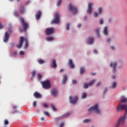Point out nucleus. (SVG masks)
I'll use <instances>...</instances> for the list:
<instances>
[{
	"label": "nucleus",
	"mask_w": 127,
	"mask_h": 127,
	"mask_svg": "<svg viewBox=\"0 0 127 127\" xmlns=\"http://www.w3.org/2000/svg\"><path fill=\"white\" fill-rule=\"evenodd\" d=\"M121 110V111H123V110H125L126 111V114L125 116L123 117H121L118 121H117V124L115 125V127H119L120 126H123L124 124H125V121L126 120H127V104H124V105H120L117 108V111L119 112Z\"/></svg>",
	"instance_id": "f257e3e1"
},
{
	"label": "nucleus",
	"mask_w": 127,
	"mask_h": 127,
	"mask_svg": "<svg viewBox=\"0 0 127 127\" xmlns=\"http://www.w3.org/2000/svg\"><path fill=\"white\" fill-rule=\"evenodd\" d=\"M68 9L69 11H71L72 14H76L78 12V9L75 5H72V3H70L68 6Z\"/></svg>",
	"instance_id": "f03ea898"
},
{
	"label": "nucleus",
	"mask_w": 127,
	"mask_h": 127,
	"mask_svg": "<svg viewBox=\"0 0 127 127\" xmlns=\"http://www.w3.org/2000/svg\"><path fill=\"white\" fill-rule=\"evenodd\" d=\"M91 111H94L95 113H97L98 115L101 114V112L99 110V104H95L94 106H92L88 110V112H91Z\"/></svg>",
	"instance_id": "7ed1b4c3"
},
{
	"label": "nucleus",
	"mask_w": 127,
	"mask_h": 127,
	"mask_svg": "<svg viewBox=\"0 0 127 127\" xmlns=\"http://www.w3.org/2000/svg\"><path fill=\"white\" fill-rule=\"evenodd\" d=\"M42 86L44 89H49L51 87V84H50V81L46 80L44 81L42 83Z\"/></svg>",
	"instance_id": "20e7f679"
},
{
	"label": "nucleus",
	"mask_w": 127,
	"mask_h": 127,
	"mask_svg": "<svg viewBox=\"0 0 127 127\" xmlns=\"http://www.w3.org/2000/svg\"><path fill=\"white\" fill-rule=\"evenodd\" d=\"M60 21V16L59 13H56L55 16V19L51 22L52 23H59Z\"/></svg>",
	"instance_id": "39448f33"
},
{
	"label": "nucleus",
	"mask_w": 127,
	"mask_h": 127,
	"mask_svg": "<svg viewBox=\"0 0 127 127\" xmlns=\"http://www.w3.org/2000/svg\"><path fill=\"white\" fill-rule=\"evenodd\" d=\"M110 66L111 68H112V72L115 73L117 72V62H111L110 64Z\"/></svg>",
	"instance_id": "423d86ee"
},
{
	"label": "nucleus",
	"mask_w": 127,
	"mask_h": 127,
	"mask_svg": "<svg viewBox=\"0 0 127 127\" xmlns=\"http://www.w3.org/2000/svg\"><path fill=\"white\" fill-rule=\"evenodd\" d=\"M21 22L22 23V25L23 26V28L24 31H26L27 29L28 28V23L25 22L24 21V19L23 18H21Z\"/></svg>",
	"instance_id": "0eeeda50"
},
{
	"label": "nucleus",
	"mask_w": 127,
	"mask_h": 127,
	"mask_svg": "<svg viewBox=\"0 0 127 127\" xmlns=\"http://www.w3.org/2000/svg\"><path fill=\"white\" fill-rule=\"evenodd\" d=\"M54 28H47L46 29V35H50L54 33Z\"/></svg>",
	"instance_id": "6e6552de"
},
{
	"label": "nucleus",
	"mask_w": 127,
	"mask_h": 127,
	"mask_svg": "<svg viewBox=\"0 0 127 127\" xmlns=\"http://www.w3.org/2000/svg\"><path fill=\"white\" fill-rule=\"evenodd\" d=\"M24 41V38L23 37H21L19 40V43L18 45H16V47L19 49V48H21L22 47V45L23 44V42Z\"/></svg>",
	"instance_id": "1a4fd4ad"
},
{
	"label": "nucleus",
	"mask_w": 127,
	"mask_h": 127,
	"mask_svg": "<svg viewBox=\"0 0 127 127\" xmlns=\"http://www.w3.org/2000/svg\"><path fill=\"white\" fill-rule=\"evenodd\" d=\"M69 100L70 104L74 105L77 103V101H78V97L75 96L72 99V97L69 96Z\"/></svg>",
	"instance_id": "9d476101"
},
{
	"label": "nucleus",
	"mask_w": 127,
	"mask_h": 127,
	"mask_svg": "<svg viewBox=\"0 0 127 127\" xmlns=\"http://www.w3.org/2000/svg\"><path fill=\"white\" fill-rule=\"evenodd\" d=\"M51 94L53 97H57L58 96V91H57V89L54 88L51 90Z\"/></svg>",
	"instance_id": "9b49d317"
},
{
	"label": "nucleus",
	"mask_w": 127,
	"mask_h": 127,
	"mask_svg": "<svg viewBox=\"0 0 127 127\" xmlns=\"http://www.w3.org/2000/svg\"><path fill=\"white\" fill-rule=\"evenodd\" d=\"M93 6V3H89L88 5V8L87 10V13L91 14L92 13V6Z\"/></svg>",
	"instance_id": "f8f14e48"
},
{
	"label": "nucleus",
	"mask_w": 127,
	"mask_h": 127,
	"mask_svg": "<svg viewBox=\"0 0 127 127\" xmlns=\"http://www.w3.org/2000/svg\"><path fill=\"white\" fill-rule=\"evenodd\" d=\"M4 39H3V42L6 43L7 41H8V39L9 38V34L7 33V31H6L4 34Z\"/></svg>",
	"instance_id": "ddd939ff"
},
{
	"label": "nucleus",
	"mask_w": 127,
	"mask_h": 127,
	"mask_svg": "<svg viewBox=\"0 0 127 127\" xmlns=\"http://www.w3.org/2000/svg\"><path fill=\"white\" fill-rule=\"evenodd\" d=\"M33 96L36 99H39L42 97L41 94L37 92H35L33 94Z\"/></svg>",
	"instance_id": "4468645a"
},
{
	"label": "nucleus",
	"mask_w": 127,
	"mask_h": 127,
	"mask_svg": "<svg viewBox=\"0 0 127 127\" xmlns=\"http://www.w3.org/2000/svg\"><path fill=\"white\" fill-rule=\"evenodd\" d=\"M19 11L21 14H22L24 13L25 11H24V6L23 5H21L19 8Z\"/></svg>",
	"instance_id": "2eb2a0df"
},
{
	"label": "nucleus",
	"mask_w": 127,
	"mask_h": 127,
	"mask_svg": "<svg viewBox=\"0 0 127 127\" xmlns=\"http://www.w3.org/2000/svg\"><path fill=\"white\" fill-rule=\"evenodd\" d=\"M36 19L37 20H38L39 18H40V17L41 16V11H38L35 14Z\"/></svg>",
	"instance_id": "dca6fc26"
},
{
	"label": "nucleus",
	"mask_w": 127,
	"mask_h": 127,
	"mask_svg": "<svg viewBox=\"0 0 127 127\" xmlns=\"http://www.w3.org/2000/svg\"><path fill=\"white\" fill-rule=\"evenodd\" d=\"M68 65L72 69H73V68H75V65H74V64H73L72 60H69Z\"/></svg>",
	"instance_id": "f3484780"
},
{
	"label": "nucleus",
	"mask_w": 127,
	"mask_h": 127,
	"mask_svg": "<svg viewBox=\"0 0 127 127\" xmlns=\"http://www.w3.org/2000/svg\"><path fill=\"white\" fill-rule=\"evenodd\" d=\"M94 42V38L92 37H89L88 38V43L89 44H92Z\"/></svg>",
	"instance_id": "a211bd4d"
},
{
	"label": "nucleus",
	"mask_w": 127,
	"mask_h": 127,
	"mask_svg": "<svg viewBox=\"0 0 127 127\" xmlns=\"http://www.w3.org/2000/svg\"><path fill=\"white\" fill-rule=\"evenodd\" d=\"M52 64V68H56V67H57V64H56V61H55V60H53Z\"/></svg>",
	"instance_id": "6ab92c4d"
},
{
	"label": "nucleus",
	"mask_w": 127,
	"mask_h": 127,
	"mask_svg": "<svg viewBox=\"0 0 127 127\" xmlns=\"http://www.w3.org/2000/svg\"><path fill=\"white\" fill-rule=\"evenodd\" d=\"M121 103H127V98L123 96L121 98Z\"/></svg>",
	"instance_id": "aec40b11"
},
{
	"label": "nucleus",
	"mask_w": 127,
	"mask_h": 127,
	"mask_svg": "<svg viewBox=\"0 0 127 127\" xmlns=\"http://www.w3.org/2000/svg\"><path fill=\"white\" fill-rule=\"evenodd\" d=\"M66 81H67V76L66 75V74H65L63 76V79L62 81L63 84H65Z\"/></svg>",
	"instance_id": "412c9836"
},
{
	"label": "nucleus",
	"mask_w": 127,
	"mask_h": 127,
	"mask_svg": "<svg viewBox=\"0 0 127 127\" xmlns=\"http://www.w3.org/2000/svg\"><path fill=\"white\" fill-rule=\"evenodd\" d=\"M103 33L105 35H108V27H104Z\"/></svg>",
	"instance_id": "4be33fe9"
},
{
	"label": "nucleus",
	"mask_w": 127,
	"mask_h": 127,
	"mask_svg": "<svg viewBox=\"0 0 127 127\" xmlns=\"http://www.w3.org/2000/svg\"><path fill=\"white\" fill-rule=\"evenodd\" d=\"M96 82V79H93L88 83V86H92Z\"/></svg>",
	"instance_id": "5701e85b"
},
{
	"label": "nucleus",
	"mask_w": 127,
	"mask_h": 127,
	"mask_svg": "<svg viewBox=\"0 0 127 127\" xmlns=\"http://www.w3.org/2000/svg\"><path fill=\"white\" fill-rule=\"evenodd\" d=\"M46 39L47 41H53L54 40L53 37H47V38H46Z\"/></svg>",
	"instance_id": "b1692460"
},
{
	"label": "nucleus",
	"mask_w": 127,
	"mask_h": 127,
	"mask_svg": "<svg viewBox=\"0 0 127 127\" xmlns=\"http://www.w3.org/2000/svg\"><path fill=\"white\" fill-rule=\"evenodd\" d=\"M85 72V68L84 67H80V74H83Z\"/></svg>",
	"instance_id": "393cba45"
},
{
	"label": "nucleus",
	"mask_w": 127,
	"mask_h": 127,
	"mask_svg": "<svg viewBox=\"0 0 127 127\" xmlns=\"http://www.w3.org/2000/svg\"><path fill=\"white\" fill-rule=\"evenodd\" d=\"M117 87V83L116 82H114L112 83V89H115Z\"/></svg>",
	"instance_id": "a878e982"
},
{
	"label": "nucleus",
	"mask_w": 127,
	"mask_h": 127,
	"mask_svg": "<svg viewBox=\"0 0 127 127\" xmlns=\"http://www.w3.org/2000/svg\"><path fill=\"white\" fill-rule=\"evenodd\" d=\"M9 124V123L8 122V121H7V120L5 119L4 120V126H7V125H8Z\"/></svg>",
	"instance_id": "bb28decb"
},
{
	"label": "nucleus",
	"mask_w": 127,
	"mask_h": 127,
	"mask_svg": "<svg viewBox=\"0 0 127 127\" xmlns=\"http://www.w3.org/2000/svg\"><path fill=\"white\" fill-rule=\"evenodd\" d=\"M86 97H87V93H86L85 92L83 93L82 94V98L85 99V98H86Z\"/></svg>",
	"instance_id": "cd10ccee"
},
{
	"label": "nucleus",
	"mask_w": 127,
	"mask_h": 127,
	"mask_svg": "<svg viewBox=\"0 0 127 127\" xmlns=\"http://www.w3.org/2000/svg\"><path fill=\"white\" fill-rule=\"evenodd\" d=\"M88 86H89V83L88 84L84 83L83 85V88L84 89H88Z\"/></svg>",
	"instance_id": "c85d7f7f"
},
{
	"label": "nucleus",
	"mask_w": 127,
	"mask_h": 127,
	"mask_svg": "<svg viewBox=\"0 0 127 127\" xmlns=\"http://www.w3.org/2000/svg\"><path fill=\"white\" fill-rule=\"evenodd\" d=\"M103 9H102V7H100L98 8V14H101L102 13Z\"/></svg>",
	"instance_id": "c756f323"
},
{
	"label": "nucleus",
	"mask_w": 127,
	"mask_h": 127,
	"mask_svg": "<svg viewBox=\"0 0 127 127\" xmlns=\"http://www.w3.org/2000/svg\"><path fill=\"white\" fill-rule=\"evenodd\" d=\"M37 77H38V79L39 80V81H40V80H41V79L42 78V75H41V74H38L37 75Z\"/></svg>",
	"instance_id": "7c9ffc66"
},
{
	"label": "nucleus",
	"mask_w": 127,
	"mask_h": 127,
	"mask_svg": "<svg viewBox=\"0 0 127 127\" xmlns=\"http://www.w3.org/2000/svg\"><path fill=\"white\" fill-rule=\"evenodd\" d=\"M65 28H66V30H69V29L70 28V24H69V23H67L66 24V26L65 27Z\"/></svg>",
	"instance_id": "2f4dec72"
},
{
	"label": "nucleus",
	"mask_w": 127,
	"mask_h": 127,
	"mask_svg": "<svg viewBox=\"0 0 127 127\" xmlns=\"http://www.w3.org/2000/svg\"><path fill=\"white\" fill-rule=\"evenodd\" d=\"M28 47V41L27 39L25 41V48H27Z\"/></svg>",
	"instance_id": "473e14b6"
},
{
	"label": "nucleus",
	"mask_w": 127,
	"mask_h": 127,
	"mask_svg": "<svg viewBox=\"0 0 127 127\" xmlns=\"http://www.w3.org/2000/svg\"><path fill=\"white\" fill-rule=\"evenodd\" d=\"M51 108H52L53 111H56V108H55V106L53 105V104H51Z\"/></svg>",
	"instance_id": "72a5a7b5"
},
{
	"label": "nucleus",
	"mask_w": 127,
	"mask_h": 127,
	"mask_svg": "<svg viewBox=\"0 0 127 127\" xmlns=\"http://www.w3.org/2000/svg\"><path fill=\"white\" fill-rule=\"evenodd\" d=\"M38 63L39 64H43V63H44V61L42 59H40L39 60Z\"/></svg>",
	"instance_id": "f704fd0d"
},
{
	"label": "nucleus",
	"mask_w": 127,
	"mask_h": 127,
	"mask_svg": "<svg viewBox=\"0 0 127 127\" xmlns=\"http://www.w3.org/2000/svg\"><path fill=\"white\" fill-rule=\"evenodd\" d=\"M69 115H70V113H66V114L64 115L63 116V118H66V117H68V116H69Z\"/></svg>",
	"instance_id": "c9c22d12"
},
{
	"label": "nucleus",
	"mask_w": 127,
	"mask_h": 127,
	"mask_svg": "<svg viewBox=\"0 0 127 127\" xmlns=\"http://www.w3.org/2000/svg\"><path fill=\"white\" fill-rule=\"evenodd\" d=\"M89 122H90V120L89 119H85L83 120V123L84 124H86V123H89Z\"/></svg>",
	"instance_id": "e433bc0d"
},
{
	"label": "nucleus",
	"mask_w": 127,
	"mask_h": 127,
	"mask_svg": "<svg viewBox=\"0 0 127 127\" xmlns=\"http://www.w3.org/2000/svg\"><path fill=\"white\" fill-rule=\"evenodd\" d=\"M44 115H45V116H46L47 117H50V115L47 112H44Z\"/></svg>",
	"instance_id": "4c0bfd02"
},
{
	"label": "nucleus",
	"mask_w": 127,
	"mask_h": 127,
	"mask_svg": "<svg viewBox=\"0 0 127 127\" xmlns=\"http://www.w3.org/2000/svg\"><path fill=\"white\" fill-rule=\"evenodd\" d=\"M61 1H62V0H59L58 1V3L57 4V6H59L61 4Z\"/></svg>",
	"instance_id": "58836bf2"
},
{
	"label": "nucleus",
	"mask_w": 127,
	"mask_h": 127,
	"mask_svg": "<svg viewBox=\"0 0 127 127\" xmlns=\"http://www.w3.org/2000/svg\"><path fill=\"white\" fill-rule=\"evenodd\" d=\"M99 29L96 30V33L97 34V36L99 37L100 36V34H99Z\"/></svg>",
	"instance_id": "ea45409f"
},
{
	"label": "nucleus",
	"mask_w": 127,
	"mask_h": 127,
	"mask_svg": "<svg viewBox=\"0 0 127 127\" xmlns=\"http://www.w3.org/2000/svg\"><path fill=\"white\" fill-rule=\"evenodd\" d=\"M35 74H36V72H35V71L34 70L32 72V77H34V76H35Z\"/></svg>",
	"instance_id": "a19ab883"
},
{
	"label": "nucleus",
	"mask_w": 127,
	"mask_h": 127,
	"mask_svg": "<svg viewBox=\"0 0 127 127\" xmlns=\"http://www.w3.org/2000/svg\"><path fill=\"white\" fill-rule=\"evenodd\" d=\"M99 15V14L97 12H94V17H97Z\"/></svg>",
	"instance_id": "79ce46f5"
},
{
	"label": "nucleus",
	"mask_w": 127,
	"mask_h": 127,
	"mask_svg": "<svg viewBox=\"0 0 127 127\" xmlns=\"http://www.w3.org/2000/svg\"><path fill=\"white\" fill-rule=\"evenodd\" d=\"M43 108H47L48 107V105L47 104H46V103H44L43 105Z\"/></svg>",
	"instance_id": "37998d69"
},
{
	"label": "nucleus",
	"mask_w": 127,
	"mask_h": 127,
	"mask_svg": "<svg viewBox=\"0 0 127 127\" xmlns=\"http://www.w3.org/2000/svg\"><path fill=\"white\" fill-rule=\"evenodd\" d=\"M33 107H36V101H35L33 102Z\"/></svg>",
	"instance_id": "c03bdc74"
},
{
	"label": "nucleus",
	"mask_w": 127,
	"mask_h": 127,
	"mask_svg": "<svg viewBox=\"0 0 127 127\" xmlns=\"http://www.w3.org/2000/svg\"><path fill=\"white\" fill-rule=\"evenodd\" d=\"M20 55H24V52L20 51L19 52Z\"/></svg>",
	"instance_id": "a18cd8bd"
},
{
	"label": "nucleus",
	"mask_w": 127,
	"mask_h": 127,
	"mask_svg": "<svg viewBox=\"0 0 127 127\" xmlns=\"http://www.w3.org/2000/svg\"><path fill=\"white\" fill-rule=\"evenodd\" d=\"M64 126V122H63L62 123H61V124L60 125L59 127H63Z\"/></svg>",
	"instance_id": "49530a36"
},
{
	"label": "nucleus",
	"mask_w": 127,
	"mask_h": 127,
	"mask_svg": "<svg viewBox=\"0 0 127 127\" xmlns=\"http://www.w3.org/2000/svg\"><path fill=\"white\" fill-rule=\"evenodd\" d=\"M72 84H77V81L76 80H72Z\"/></svg>",
	"instance_id": "de8ad7c7"
},
{
	"label": "nucleus",
	"mask_w": 127,
	"mask_h": 127,
	"mask_svg": "<svg viewBox=\"0 0 127 127\" xmlns=\"http://www.w3.org/2000/svg\"><path fill=\"white\" fill-rule=\"evenodd\" d=\"M103 23H104V21L103 20V19H101L100 20V24H103Z\"/></svg>",
	"instance_id": "09e8293b"
},
{
	"label": "nucleus",
	"mask_w": 127,
	"mask_h": 127,
	"mask_svg": "<svg viewBox=\"0 0 127 127\" xmlns=\"http://www.w3.org/2000/svg\"><path fill=\"white\" fill-rule=\"evenodd\" d=\"M101 85V82H98L96 85V87H99V86H100Z\"/></svg>",
	"instance_id": "8fccbe9b"
},
{
	"label": "nucleus",
	"mask_w": 127,
	"mask_h": 127,
	"mask_svg": "<svg viewBox=\"0 0 127 127\" xmlns=\"http://www.w3.org/2000/svg\"><path fill=\"white\" fill-rule=\"evenodd\" d=\"M13 54L14 56H16V55H17V53H16V52H14L13 53Z\"/></svg>",
	"instance_id": "3c124183"
},
{
	"label": "nucleus",
	"mask_w": 127,
	"mask_h": 127,
	"mask_svg": "<svg viewBox=\"0 0 127 127\" xmlns=\"http://www.w3.org/2000/svg\"><path fill=\"white\" fill-rule=\"evenodd\" d=\"M14 15H15V16H17V13L16 12V11H15L14 12Z\"/></svg>",
	"instance_id": "603ef678"
},
{
	"label": "nucleus",
	"mask_w": 127,
	"mask_h": 127,
	"mask_svg": "<svg viewBox=\"0 0 127 127\" xmlns=\"http://www.w3.org/2000/svg\"><path fill=\"white\" fill-rule=\"evenodd\" d=\"M107 42H108V43L111 42V39L110 38H108L107 40Z\"/></svg>",
	"instance_id": "864d4df0"
},
{
	"label": "nucleus",
	"mask_w": 127,
	"mask_h": 127,
	"mask_svg": "<svg viewBox=\"0 0 127 127\" xmlns=\"http://www.w3.org/2000/svg\"><path fill=\"white\" fill-rule=\"evenodd\" d=\"M107 90H108V89L106 88L105 90L104 91V92H103L104 95H105L106 94V92H107Z\"/></svg>",
	"instance_id": "5fc2aeb1"
},
{
	"label": "nucleus",
	"mask_w": 127,
	"mask_h": 127,
	"mask_svg": "<svg viewBox=\"0 0 127 127\" xmlns=\"http://www.w3.org/2000/svg\"><path fill=\"white\" fill-rule=\"evenodd\" d=\"M8 32L11 33V28H9L8 29Z\"/></svg>",
	"instance_id": "6e6d98bb"
},
{
	"label": "nucleus",
	"mask_w": 127,
	"mask_h": 127,
	"mask_svg": "<svg viewBox=\"0 0 127 127\" xmlns=\"http://www.w3.org/2000/svg\"><path fill=\"white\" fill-rule=\"evenodd\" d=\"M3 27V26L1 24V23H0V29H1Z\"/></svg>",
	"instance_id": "4d7b16f0"
},
{
	"label": "nucleus",
	"mask_w": 127,
	"mask_h": 127,
	"mask_svg": "<svg viewBox=\"0 0 127 127\" xmlns=\"http://www.w3.org/2000/svg\"><path fill=\"white\" fill-rule=\"evenodd\" d=\"M93 53H96L97 54V53H98V52L97 51V50H95L93 51Z\"/></svg>",
	"instance_id": "13d9d810"
},
{
	"label": "nucleus",
	"mask_w": 127,
	"mask_h": 127,
	"mask_svg": "<svg viewBox=\"0 0 127 127\" xmlns=\"http://www.w3.org/2000/svg\"><path fill=\"white\" fill-rule=\"evenodd\" d=\"M112 78L113 79H115L116 78V75H112Z\"/></svg>",
	"instance_id": "bf43d9fd"
},
{
	"label": "nucleus",
	"mask_w": 127,
	"mask_h": 127,
	"mask_svg": "<svg viewBox=\"0 0 127 127\" xmlns=\"http://www.w3.org/2000/svg\"><path fill=\"white\" fill-rule=\"evenodd\" d=\"M16 108H17V106H14L13 107V110H14V109H16Z\"/></svg>",
	"instance_id": "052dcab7"
},
{
	"label": "nucleus",
	"mask_w": 127,
	"mask_h": 127,
	"mask_svg": "<svg viewBox=\"0 0 127 127\" xmlns=\"http://www.w3.org/2000/svg\"><path fill=\"white\" fill-rule=\"evenodd\" d=\"M63 71H64L63 69H61L60 70V72L62 73V72H63Z\"/></svg>",
	"instance_id": "680f3d73"
},
{
	"label": "nucleus",
	"mask_w": 127,
	"mask_h": 127,
	"mask_svg": "<svg viewBox=\"0 0 127 127\" xmlns=\"http://www.w3.org/2000/svg\"><path fill=\"white\" fill-rule=\"evenodd\" d=\"M111 49H112V50H114L115 49V47H114V46H111Z\"/></svg>",
	"instance_id": "e2e57ef3"
},
{
	"label": "nucleus",
	"mask_w": 127,
	"mask_h": 127,
	"mask_svg": "<svg viewBox=\"0 0 127 127\" xmlns=\"http://www.w3.org/2000/svg\"><path fill=\"white\" fill-rule=\"evenodd\" d=\"M81 24H78V28H80V27H81Z\"/></svg>",
	"instance_id": "0e129e2a"
},
{
	"label": "nucleus",
	"mask_w": 127,
	"mask_h": 127,
	"mask_svg": "<svg viewBox=\"0 0 127 127\" xmlns=\"http://www.w3.org/2000/svg\"><path fill=\"white\" fill-rule=\"evenodd\" d=\"M41 121H44V117H42L41 118Z\"/></svg>",
	"instance_id": "69168bd1"
},
{
	"label": "nucleus",
	"mask_w": 127,
	"mask_h": 127,
	"mask_svg": "<svg viewBox=\"0 0 127 127\" xmlns=\"http://www.w3.org/2000/svg\"><path fill=\"white\" fill-rule=\"evenodd\" d=\"M11 47H13L14 46V44H11Z\"/></svg>",
	"instance_id": "338daca9"
},
{
	"label": "nucleus",
	"mask_w": 127,
	"mask_h": 127,
	"mask_svg": "<svg viewBox=\"0 0 127 127\" xmlns=\"http://www.w3.org/2000/svg\"><path fill=\"white\" fill-rule=\"evenodd\" d=\"M84 18L85 20H86V19H87V17L84 16Z\"/></svg>",
	"instance_id": "774afa93"
}]
</instances>
